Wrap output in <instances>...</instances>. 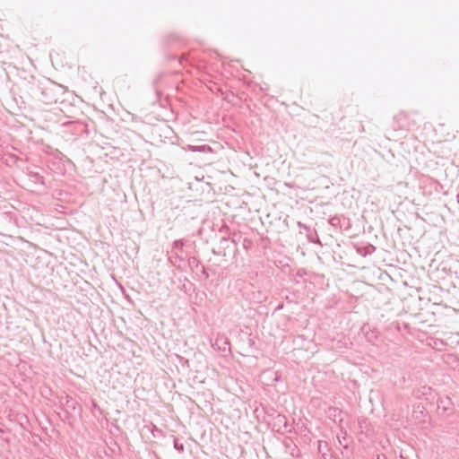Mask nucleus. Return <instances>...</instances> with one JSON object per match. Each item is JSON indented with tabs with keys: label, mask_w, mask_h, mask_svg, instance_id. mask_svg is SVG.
Wrapping results in <instances>:
<instances>
[{
	"label": "nucleus",
	"mask_w": 459,
	"mask_h": 459,
	"mask_svg": "<svg viewBox=\"0 0 459 459\" xmlns=\"http://www.w3.org/2000/svg\"><path fill=\"white\" fill-rule=\"evenodd\" d=\"M28 176L32 182H34L36 184L45 185L44 177L41 176L39 173L34 172V171H30L28 173Z\"/></svg>",
	"instance_id": "obj_7"
},
{
	"label": "nucleus",
	"mask_w": 459,
	"mask_h": 459,
	"mask_svg": "<svg viewBox=\"0 0 459 459\" xmlns=\"http://www.w3.org/2000/svg\"><path fill=\"white\" fill-rule=\"evenodd\" d=\"M342 217L333 216L328 220V222L333 227H341Z\"/></svg>",
	"instance_id": "obj_11"
},
{
	"label": "nucleus",
	"mask_w": 459,
	"mask_h": 459,
	"mask_svg": "<svg viewBox=\"0 0 459 459\" xmlns=\"http://www.w3.org/2000/svg\"><path fill=\"white\" fill-rule=\"evenodd\" d=\"M48 149H51V152H48V155H52L57 160H63V158H65V155L59 150L54 149L53 147H48Z\"/></svg>",
	"instance_id": "obj_10"
},
{
	"label": "nucleus",
	"mask_w": 459,
	"mask_h": 459,
	"mask_svg": "<svg viewBox=\"0 0 459 459\" xmlns=\"http://www.w3.org/2000/svg\"><path fill=\"white\" fill-rule=\"evenodd\" d=\"M12 160H13V162L15 163L19 159L14 157V156H11L10 157Z\"/></svg>",
	"instance_id": "obj_21"
},
{
	"label": "nucleus",
	"mask_w": 459,
	"mask_h": 459,
	"mask_svg": "<svg viewBox=\"0 0 459 459\" xmlns=\"http://www.w3.org/2000/svg\"><path fill=\"white\" fill-rule=\"evenodd\" d=\"M437 404V410L443 413L450 411L453 406L452 400L447 396L438 398Z\"/></svg>",
	"instance_id": "obj_4"
},
{
	"label": "nucleus",
	"mask_w": 459,
	"mask_h": 459,
	"mask_svg": "<svg viewBox=\"0 0 459 459\" xmlns=\"http://www.w3.org/2000/svg\"><path fill=\"white\" fill-rule=\"evenodd\" d=\"M168 255L169 262L174 266H178L179 263L184 260L183 257L174 250L168 252Z\"/></svg>",
	"instance_id": "obj_5"
},
{
	"label": "nucleus",
	"mask_w": 459,
	"mask_h": 459,
	"mask_svg": "<svg viewBox=\"0 0 459 459\" xmlns=\"http://www.w3.org/2000/svg\"><path fill=\"white\" fill-rule=\"evenodd\" d=\"M326 416L329 420H333L334 423L341 425L343 421V411L342 410L331 406L326 410Z\"/></svg>",
	"instance_id": "obj_3"
},
{
	"label": "nucleus",
	"mask_w": 459,
	"mask_h": 459,
	"mask_svg": "<svg viewBox=\"0 0 459 459\" xmlns=\"http://www.w3.org/2000/svg\"><path fill=\"white\" fill-rule=\"evenodd\" d=\"M189 263L195 264L196 267L199 265V261L195 257H192Z\"/></svg>",
	"instance_id": "obj_19"
},
{
	"label": "nucleus",
	"mask_w": 459,
	"mask_h": 459,
	"mask_svg": "<svg viewBox=\"0 0 459 459\" xmlns=\"http://www.w3.org/2000/svg\"><path fill=\"white\" fill-rule=\"evenodd\" d=\"M152 432L154 437H156L155 433H158L160 435L163 433V431L161 429H158L156 426H153V429L152 430Z\"/></svg>",
	"instance_id": "obj_18"
},
{
	"label": "nucleus",
	"mask_w": 459,
	"mask_h": 459,
	"mask_svg": "<svg viewBox=\"0 0 459 459\" xmlns=\"http://www.w3.org/2000/svg\"><path fill=\"white\" fill-rule=\"evenodd\" d=\"M48 147H49V146H47V147H46V151H45V152H46V153H48V152H51V149H48Z\"/></svg>",
	"instance_id": "obj_22"
},
{
	"label": "nucleus",
	"mask_w": 459,
	"mask_h": 459,
	"mask_svg": "<svg viewBox=\"0 0 459 459\" xmlns=\"http://www.w3.org/2000/svg\"><path fill=\"white\" fill-rule=\"evenodd\" d=\"M230 240L226 238H222L221 239V245H222L224 247H229Z\"/></svg>",
	"instance_id": "obj_17"
},
{
	"label": "nucleus",
	"mask_w": 459,
	"mask_h": 459,
	"mask_svg": "<svg viewBox=\"0 0 459 459\" xmlns=\"http://www.w3.org/2000/svg\"><path fill=\"white\" fill-rule=\"evenodd\" d=\"M173 446H174V448L177 451H178L179 453H182L185 450L184 444L179 442V440L177 437H175L174 440H173Z\"/></svg>",
	"instance_id": "obj_12"
},
{
	"label": "nucleus",
	"mask_w": 459,
	"mask_h": 459,
	"mask_svg": "<svg viewBox=\"0 0 459 459\" xmlns=\"http://www.w3.org/2000/svg\"><path fill=\"white\" fill-rule=\"evenodd\" d=\"M280 380H281L280 377L276 374V376L274 377V381H280Z\"/></svg>",
	"instance_id": "obj_23"
},
{
	"label": "nucleus",
	"mask_w": 459,
	"mask_h": 459,
	"mask_svg": "<svg viewBox=\"0 0 459 459\" xmlns=\"http://www.w3.org/2000/svg\"><path fill=\"white\" fill-rule=\"evenodd\" d=\"M230 340L223 334H218L215 340L212 341V347L221 352L231 353Z\"/></svg>",
	"instance_id": "obj_2"
},
{
	"label": "nucleus",
	"mask_w": 459,
	"mask_h": 459,
	"mask_svg": "<svg viewBox=\"0 0 459 459\" xmlns=\"http://www.w3.org/2000/svg\"><path fill=\"white\" fill-rule=\"evenodd\" d=\"M39 100L47 105H51L64 101L63 96L65 93V89L61 84L48 81L39 87Z\"/></svg>",
	"instance_id": "obj_1"
},
{
	"label": "nucleus",
	"mask_w": 459,
	"mask_h": 459,
	"mask_svg": "<svg viewBox=\"0 0 459 459\" xmlns=\"http://www.w3.org/2000/svg\"><path fill=\"white\" fill-rule=\"evenodd\" d=\"M185 242L182 239H177L172 243V250L183 252Z\"/></svg>",
	"instance_id": "obj_9"
},
{
	"label": "nucleus",
	"mask_w": 459,
	"mask_h": 459,
	"mask_svg": "<svg viewBox=\"0 0 459 459\" xmlns=\"http://www.w3.org/2000/svg\"><path fill=\"white\" fill-rule=\"evenodd\" d=\"M298 226L299 229L305 230L307 233L312 230L308 226H307L306 224H304L302 222H298Z\"/></svg>",
	"instance_id": "obj_15"
},
{
	"label": "nucleus",
	"mask_w": 459,
	"mask_h": 459,
	"mask_svg": "<svg viewBox=\"0 0 459 459\" xmlns=\"http://www.w3.org/2000/svg\"><path fill=\"white\" fill-rule=\"evenodd\" d=\"M437 342L441 344H444V342L442 340H437Z\"/></svg>",
	"instance_id": "obj_24"
},
{
	"label": "nucleus",
	"mask_w": 459,
	"mask_h": 459,
	"mask_svg": "<svg viewBox=\"0 0 459 459\" xmlns=\"http://www.w3.org/2000/svg\"><path fill=\"white\" fill-rule=\"evenodd\" d=\"M201 272H202V274L204 275V279L209 278V273H207V271L204 265H201Z\"/></svg>",
	"instance_id": "obj_16"
},
{
	"label": "nucleus",
	"mask_w": 459,
	"mask_h": 459,
	"mask_svg": "<svg viewBox=\"0 0 459 459\" xmlns=\"http://www.w3.org/2000/svg\"><path fill=\"white\" fill-rule=\"evenodd\" d=\"M91 411H92V412L94 411H97L100 414L103 413V410L95 402H92V409H91Z\"/></svg>",
	"instance_id": "obj_14"
},
{
	"label": "nucleus",
	"mask_w": 459,
	"mask_h": 459,
	"mask_svg": "<svg viewBox=\"0 0 459 459\" xmlns=\"http://www.w3.org/2000/svg\"><path fill=\"white\" fill-rule=\"evenodd\" d=\"M337 438L339 444L342 445L343 448L347 449L349 447L348 444H343L344 440H346V432H344V435L342 437V438L340 437V436H337Z\"/></svg>",
	"instance_id": "obj_13"
},
{
	"label": "nucleus",
	"mask_w": 459,
	"mask_h": 459,
	"mask_svg": "<svg viewBox=\"0 0 459 459\" xmlns=\"http://www.w3.org/2000/svg\"><path fill=\"white\" fill-rule=\"evenodd\" d=\"M186 149L192 152H212V149L211 146L204 144V145H192L188 144Z\"/></svg>",
	"instance_id": "obj_6"
},
{
	"label": "nucleus",
	"mask_w": 459,
	"mask_h": 459,
	"mask_svg": "<svg viewBox=\"0 0 459 459\" xmlns=\"http://www.w3.org/2000/svg\"><path fill=\"white\" fill-rule=\"evenodd\" d=\"M377 459H386V457H385V455H378L377 456Z\"/></svg>",
	"instance_id": "obj_20"
},
{
	"label": "nucleus",
	"mask_w": 459,
	"mask_h": 459,
	"mask_svg": "<svg viewBox=\"0 0 459 459\" xmlns=\"http://www.w3.org/2000/svg\"><path fill=\"white\" fill-rule=\"evenodd\" d=\"M307 238L311 243L322 245L316 230L307 233Z\"/></svg>",
	"instance_id": "obj_8"
}]
</instances>
